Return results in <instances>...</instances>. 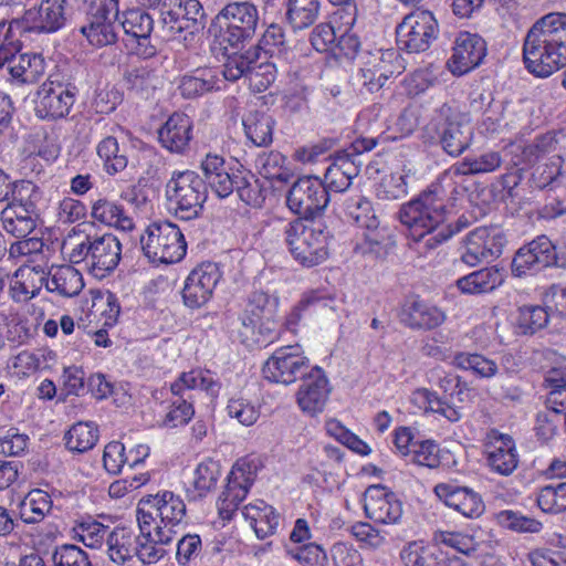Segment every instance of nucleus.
I'll return each instance as SVG.
<instances>
[{"label":"nucleus","instance_id":"nucleus-1","mask_svg":"<svg viewBox=\"0 0 566 566\" xmlns=\"http://www.w3.org/2000/svg\"><path fill=\"white\" fill-rule=\"evenodd\" d=\"M523 62L538 77L566 66V13L551 12L535 21L524 38Z\"/></svg>","mask_w":566,"mask_h":566},{"label":"nucleus","instance_id":"nucleus-2","mask_svg":"<svg viewBox=\"0 0 566 566\" xmlns=\"http://www.w3.org/2000/svg\"><path fill=\"white\" fill-rule=\"evenodd\" d=\"M444 217L446 207L437 189L423 192L418 199L402 206L399 211L400 222L410 230L415 240H422L428 235L424 244L430 249L447 241L469 224L467 218L460 217L454 224L438 230Z\"/></svg>","mask_w":566,"mask_h":566},{"label":"nucleus","instance_id":"nucleus-3","mask_svg":"<svg viewBox=\"0 0 566 566\" xmlns=\"http://www.w3.org/2000/svg\"><path fill=\"white\" fill-rule=\"evenodd\" d=\"M337 210L348 220L365 229L364 243L355 250L361 254H370L376 259L386 260L389 251V226L375 214L370 202L359 192L340 195L335 199Z\"/></svg>","mask_w":566,"mask_h":566},{"label":"nucleus","instance_id":"nucleus-4","mask_svg":"<svg viewBox=\"0 0 566 566\" xmlns=\"http://www.w3.org/2000/svg\"><path fill=\"white\" fill-rule=\"evenodd\" d=\"M280 231L293 258L304 266H315L328 256V232L314 220L280 221Z\"/></svg>","mask_w":566,"mask_h":566},{"label":"nucleus","instance_id":"nucleus-5","mask_svg":"<svg viewBox=\"0 0 566 566\" xmlns=\"http://www.w3.org/2000/svg\"><path fill=\"white\" fill-rule=\"evenodd\" d=\"M69 256L71 263L84 262L96 277H104L117 268L122 258V244L109 232L86 234L84 240L74 244Z\"/></svg>","mask_w":566,"mask_h":566},{"label":"nucleus","instance_id":"nucleus-6","mask_svg":"<svg viewBox=\"0 0 566 566\" xmlns=\"http://www.w3.org/2000/svg\"><path fill=\"white\" fill-rule=\"evenodd\" d=\"M166 197L176 217L186 221L193 220L203 211L208 188L197 172L175 171L166 185Z\"/></svg>","mask_w":566,"mask_h":566},{"label":"nucleus","instance_id":"nucleus-7","mask_svg":"<svg viewBox=\"0 0 566 566\" xmlns=\"http://www.w3.org/2000/svg\"><path fill=\"white\" fill-rule=\"evenodd\" d=\"M144 254L153 263L179 262L187 251V243L180 228L170 221L150 223L140 237Z\"/></svg>","mask_w":566,"mask_h":566},{"label":"nucleus","instance_id":"nucleus-8","mask_svg":"<svg viewBox=\"0 0 566 566\" xmlns=\"http://www.w3.org/2000/svg\"><path fill=\"white\" fill-rule=\"evenodd\" d=\"M430 378L436 380L438 387L443 391L444 397L440 398L437 392L427 388L416 390V395L423 400L426 409L443 416L451 422L459 421L462 417L458 402L463 401V395L468 392L464 381L457 375L447 373L440 368L430 370Z\"/></svg>","mask_w":566,"mask_h":566},{"label":"nucleus","instance_id":"nucleus-9","mask_svg":"<svg viewBox=\"0 0 566 566\" xmlns=\"http://www.w3.org/2000/svg\"><path fill=\"white\" fill-rule=\"evenodd\" d=\"M216 21L220 27L222 42L238 48L254 36L259 12L250 1H233L219 11Z\"/></svg>","mask_w":566,"mask_h":566},{"label":"nucleus","instance_id":"nucleus-10","mask_svg":"<svg viewBox=\"0 0 566 566\" xmlns=\"http://www.w3.org/2000/svg\"><path fill=\"white\" fill-rule=\"evenodd\" d=\"M331 195L321 178L304 176L294 181L287 192V207L303 220H314L325 210Z\"/></svg>","mask_w":566,"mask_h":566},{"label":"nucleus","instance_id":"nucleus-11","mask_svg":"<svg viewBox=\"0 0 566 566\" xmlns=\"http://www.w3.org/2000/svg\"><path fill=\"white\" fill-rule=\"evenodd\" d=\"M33 189L34 186L31 182H27L20 188L15 186L13 198L1 211L3 228L15 238H25L36 228L39 221L36 206L31 196L28 198L23 196Z\"/></svg>","mask_w":566,"mask_h":566},{"label":"nucleus","instance_id":"nucleus-12","mask_svg":"<svg viewBox=\"0 0 566 566\" xmlns=\"http://www.w3.org/2000/svg\"><path fill=\"white\" fill-rule=\"evenodd\" d=\"M258 468L256 461L249 458H241L233 464L226 489L218 500L219 514L223 520H231L245 499L255 480Z\"/></svg>","mask_w":566,"mask_h":566},{"label":"nucleus","instance_id":"nucleus-13","mask_svg":"<svg viewBox=\"0 0 566 566\" xmlns=\"http://www.w3.org/2000/svg\"><path fill=\"white\" fill-rule=\"evenodd\" d=\"M438 23L430 11L407 14L396 28V43L408 53L426 51L436 39Z\"/></svg>","mask_w":566,"mask_h":566},{"label":"nucleus","instance_id":"nucleus-14","mask_svg":"<svg viewBox=\"0 0 566 566\" xmlns=\"http://www.w3.org/2000/svg\"><path fill=\"white\" fill-rule=\"evenodd\" d=\"M308 367L307 357L296 344L277 348L263 364L262 373L271 382L290 385L304 377Z\"/></svg>","mask_w":566,"mask_h":566},{"label":"nucleus","instance_id":"nucleus-15","mask_svg":"<svg viewBox=\"0 0 566 566\" xmlns=\"http://www.w3.org/2000/svg\"><path fill=\"white\" fill-rule=\"evenodd\" d=\"M77 88L72 83L52 80L45 81L36 93L35 114L41 119H59L70 114L75 102Z\"/></svg>","mask_w":566,"mask_h":566},{"label":"nucleus","instance_id":"nucleus-16","mask_svg":"<svg viewBox=\"0 0 566 566\" xmlns=\"http://www.w3.org/2000/svg\"><path fill=\"white\" fill-rule=\"evenodd\" d=\"M161 17L171 33L195 35L203 29L206 13L199 0H164Z\"/></svg>","mask_w":566,"mask_h":566},{"label":"nucleus","instance_id":"nucleus-17","mask_svg":"<svg viewBox=\"0 0 566 566\" xmlns=\"http://www.w3.org/2000/svg\"><path fill=\"white\" fill-rule=\"evenodd\" d=\"M506 243L504 232L497 227H480L465 237V251L461 255L463 263L475 266L489 258H499Z\"/></svg>","mask_w":566,"mask_h":566},{"label":"nucleus","instance_id":"nucleus-18","mask_svg":"<svg viewBox=\"0 0 566 566\" xmlns=\"http://www.w3.org/2000/svg\"><path fill=\"white\" fill-rule=\"evenodd\" d=\"M222 273L213 262H205L195 268L186 279L182 300L189 308H200L212 297Z\"/></svg>","mask_w":566,"mask_h":566},{"label":"nucleus","instance_id":"nucleus-19","mask_svg":"<svg viewBox=\"0 0 566 566\" xmlns=\"http://www.w3.org/2000/svg\"><path fill=\"white\" fill-rule=\"evenodd\" d=\"M397 317L403 326L424 332L441 326L447 318L441 308L415 294L405 297Z\"/></svg>","mask_w":566,"mask_h":566},{"label":"nucleus","instance_id":"nucleus-20","mask_svg":"<svg viewBox=\"0 0 566 566\" xmlns=\"http://www.w3.org/2000/svg\"><path fill=\"white\" fill-rule=\"evenodd\" d=\"M556 261L555 247L546 235H539L530 243L521 247L512 260V273L523 276L536 273L554 264Z\"/></svg>","mask_w":566,"mask_h":566},{"label":"nucleus","instance_id":"nucleus-21","mask_svg":"<svg viewBox=\"0 0 566 566\" xmlns=\"http://www.w3.org/2000/svg\"><path fill=\"white\" fill-rule=\"evenodd\" d=\"M486 51V42L479 34L460 32L447 66L453 75L462 76L483 62Z\"/></svg>","mask_w":566,"mask_h":566},{"label":"nucleus","instance_id":"nucleus-22","mask_svg":"<svg viewBox=\"0 0 566 566\" xmlns=\"http://www.w3.org/2000/svg\"><path fill=\"white\" fill-rule=\"evenodd\" d=\"M69 0H42L38 8H30L23 14L27 30L51 33L61 29L66 21L65 7Z\"/></svg>","mask_w":566,"mask_h":566},{"label":"nucleus","instance_id":"nucleus-23","mask_svg":"<svg viewBox=\"0 0 566 566\" xmlns=\"http://www.w3.org/2000/svg\"><path fill=\"white\" fill-rule=\"evenodd\" d=\"M329 392L328 380L323 370L314 367L297 391V403L304 412L314 416L323 411Z\"/></svg>","mask_w":566,"mask_h":566},{"label":"nucleus","instance_id":"nucleus-24","mask_svg":"<svg viewBox=\"0 0 566 566\" xmlns=\"http://www.w3.org/2000/svg\"><path fill=\"white\" fill-rule=\"evenodd\" d=\"M143 503L149 504L156 516L160 517V523L156 524L155 527H164V530L170 531L174 537V534L177 533L175 528L182 523L186 516L185 502L172 492L165 491L161 494L144 496Z\"/></svg>","mask_w":566,"mask_h":566},{"label":"nucleus","instance_id":"nucleus-25","mask_svg":"<svg viewBox=\"0 0 566 566\" xmlns=\"http://www.w3.org/2000/svg\"><path fill=\"white\" fill-rule=\"evenodd\" d=\"M279 300L263 291H254L249 297L247 313L253 327H259L260 333L266 332L271 337L276 335L275 316L277 312Z\"/></svg>","mask_w":566,"mask_h":566},{"label":"nucleus","instance_id":"nucleus-26","mask_svg":"<svg viewBox=\"0 0 566 566\" xmlns=\"http://www.w3.org/2000/svg\"><path fill=\"white\" fill-rule=\"evenodd\" d=\"M200 169L205 185L219 198H227L233 192V178L235 174H230L226 159L217 153H208L200 163Z\"/></svg>","mask_w":566,"mask_h":566},{"label":"nucleus","instance_id":"nucleus-27","mask_svg":"<svg viewBox=\"0 0 566 566\" xmlns=\"http://www.w3.org/2000/svg\"><path fill=\"white\" fill-rule=\"evenodd\" d=\"M434 493L467 517H478L484 511V503L481 496L469 488H459L447 483L436 485Z\"/></svg>","mask_w":566,"mask_h":566},{"label":"nucleus","instance_id":"nucleus-28","mask_svg":"<svg viewBox=\"0 0 566 566\" xmlns=\"http://www.w3.org/2000/svg\"><path fill=\"white\" fill-rule=\"evenodd\" d=\"M163 147L171 153L184 154L192 139V122L189 116L174 113L158 130Z\"/></svg>","mask_w":566,"mask_h":566},{"label":"nucleus","instance_id":"nucleus-29","mask_svg":"<svg viewBox=\"0 0 566 566\" xmlns=\"http://www.w3.org/2000/svg\"><path fill=\"white\" fill-rule=\"evenodd\" d=\"M46 287V271L41 265L21 266L10 283V295L15 302H25L35 297L42 287Z\"/></svg>","mask_w":566,"mask_h":566},{"label":"nucleus","instance_id":"nucleus-30","mask_svg":"<svg viewBox=\"0 0 566 566\" xmlns=\"http://www.w3.org/2000/svg\"><path fill=\"white\" fill-rule=\"evenodd\" d=\"M488 464L501 475H510L518 464L514 440L509 434H499L488 451Z\"/></svg>","mask_w":566,"mask_h":566},{"label":"nucleus","instance_id":"nucleus-31","mask_svg":"<svg viewBox=\"0 0 566 566\" xmlns=\"http://www.w3.org/2000/svg\"><path fill=\"white\" fill-rule=\"evenodd\" d=\"M473 139V129L468 123L448 119L439 130V144L452 157L468 149Z\"/></svg>","mask_w":566,"mask_h":566},{"label":"nucleus","instance_id":"nucleus-32","mask_svg":"<svg viewBox=\"0 0 566 566\" xmlns=\"http://www.w3.org/2000/svg\"><path fill=\"white\" fill-rule=\"evenodd\" d=\"M242 514L251 521V525L259 538L275 534L280 526L281 516L275 509L262 500L245 505Z\"/></svg>","mask_w":566,"mask_h":566},{"label":"nucleus","instance_id":"nucleus-33","mask_svg":"<svg viewBox=\"0 0 566 566\" xmlns=\"http://www.w3.org/2000/svg\"><path fill=\"white\" fill-rule=\"evenodd\" d=\"M84 287L83 277L80 271L72 265H61L53 272H46V290L56 292L64 297H72Z\"/></svg>","mask_w":566,"mask_h":566},{"label":"nucleus","instance_id":"nucleus-34","mask_svg":"<svg viewBox=\"0 0 566 566\" xmlns=\"http://www.w3.org/2000/svg\"><path fill=\"white\" fill-rule=\"evenodd\" d=\"M380 139L385 140L386 138L360 137L355 139L347 149L337 154L332 165L353 180L358 176L361 167V161L358 159V156L365 151L371 150Z\"/></svg>","mask_w":566,"mask_h":566},{"label":"nucleus","instance_id":"nucleus-35","mask_svg":"<svg viewBox=\"0 0 566 566\" xmlns=\"http://www.w3.org/2000/svg\"><path fill=\"white\" fill-rule=\"evenodd\" d=\"M503 281V272L496 266H490L460 277L457 281V286L463 293L480 294L495 290Z\"/></svg>","mask_w":566,"mask_h":566},{"label":"nucleus","instance_id":"nucleus-36","mask_svg":"<svg viewBox=\"0 0 566 566\" xmlns=\"http://www.w3.org/2000/svg\"><path fill=\"white\" fill-rule=\"evenodd\" d=\"M138 536L127 527H115L107 535V553L112 562L123 565L132 559L137 549Z\"/></svg>","mask_w":566,"mask_h":566},{"label":"nucleus","instance_id":"nucleus-37","mask_svg":"<svg viewBox=\"0 0 566 566\" xmlns=\"http://www.w3.org/2000/svg\"><path fill=\"white\" fill-rule=\"evenodd\" d=\"M274 123L271 115L259 111L249 112L242 119L245 136L258 147L272 143Z\"/></svg>","mask_w":566,"mask_h":566},{"label":"nucleus","instance_id":"nucleus-38","mask_svg":"<svg viewBox=\"0 0 566 566\" xmlns=\"http://www.w3.org/2000/svg\"><path fill=\"white\" fill-rule=\"evenodd\" d=\"M220 476L221 465L218 461L209 458L200 462L193 472V479L191 488L188 489V495L193 500L206 496L216 489Z\"/></svg>","mask_w":566,"mask_h":566},{"label":"nucleus","instance_id":"nucleus-39","mask_svg":"<svg viewBox=\"0 0 566 566\" xmlns=\"http://www.w3.org/2000/svg\"><path fill=\"white\" fill-rule=\"evenodd\" d=\"M10 75L20 83H34L45 71V62L41 54L15 53Z\"/></svg>","mask_w":566,"mask_h":566},{"label":"nucleus","instance_id":"nucleus-40","mask_svg":"<svg viewBox=\"0 0 566 566\" xmlns=\"http://www.w3.org/2000/svg\"><path fill=\"white\" fill-rule=\"evenodd\" d=\"M172 541L171 532L164 530V527H155L154 535L138 536L137 556L144 564H155L161 559L166 551L163 545L169 544Z\"/></svg>","mask_w":566,"mask_h":566},{"label":"nucleus","instance_id":"nucleus-41","mask_svg":"<svg viewBox=\"0 0 566 566\" xmlns=\"http://www.w3.org/2000/svg\"><path fill=\"white\" fill-rule=\"evenodd\" d=\"M52 504L48 492L40 489L32 490L20 503V518L25 524L40 523L51 512Z\"/></svg>","mask_w":566,"mask_h":566},{"label":"nucleus","instance_id":"nucleus-42","mask_svg":"<svg viewBox=\"0 0 566 566\" xmlns=\"http://www.w3.org/2000/svg\"><path fill=\"white\" fill-rule=\"evenodd\" d=\"M96 153L105 171L111 176L123 171L128 165L127 149L125 146L120 147L114 136L104 137L97 144Z\"/></svg>","mask_w":566,"mask_h":566},{"label":"nucleus","instance_id":"nucleus-43","mask_svg":"<svg viewBox=\"0 0 566 566\" xmlns=\"http://www.w3.org/2000/svg\"><path fill=\"white\" fill-rule=\"evenodd\" d=\"M319 0H287L286 21L293 30L311 27L318 18Z\"/></svg>","mask_w":566,"mask_h":566},{"label":"nucleus","instance_id":"nucleus-44","mask_svg":"<svg viewBox=\"0 0 566 566\" xmlns=\"http://www.w3.org/2000/svg\"><path fill=\"white\" fill-rule=\"evenodd\" d=\"M91 214L95 220L107 226L122 230L134 228L133 220L125 214L123 208L106 198H101L93 203Z\"/></svg>","mask_w":566,"mask_h":566},{"label":"nucleus","instance_id":"nucleus-45","mask_svg":"<svg viewBox=\"0 0 566 566\" xmlns=\"http://www.w3.org/2000/svg\"><path fill=\"white\" fill-rule=\"evenodd\" d=\"M502 164L497 151H488L475 157H465L462 161L452 166L455 176L480 175L496 170Z\"/></svg>","mask_w":566,"mask_h":566},{"label":"nucleus","instance_id":"nucleus-46","mask_svg":"<svg viewBox=\"0 0 566 566\" xmlns=\"http://www.w3.org/2000/svg\"><path fill=\"white\" fill-rule=\"evenodd\" d=\"M80 31L97 48L112 45L117 41V24L101 20L98 17H91L88 23L82 25Z\"/></svg>","mask_w":566,"mask_h":566},{"label":"nucleus","instance_id":"nucleus-47","mask_svg":"<svg viewBox=\"0 0 566 566\" xmlns=\"http://www.w3.org/2000/svg\"><path fill=\"white\" fill-rule=\"evenodd\" d=\"M119 24L126 34L148 40L154 29V19L139 7L124 11Z\"/></svg>","mask_w":566,"mask_h":566},{"label":"nucleus","instance_id":"nucleus-48","mask_svg":"<svg viewBox=\"0 0 566 566\" xmlns=\"http://www.w3.org/2000/svg\"><path fill=\"white\" fill-rule=\"evenodd\" d=\"M69 450L83 453L91 450L98 440V429L93 422H77L65 433Z\"/></svg>","mask_w":566,"mask_h":566},{"label":"nucleus","instance_id":"nucleus-49","mask_svg":"<svg viewBox=\"0 0 566 566\" xmlns=\"http://www.w3.org/2000/svg\"><path fill=\"white\" fill-rule=\"evenodd\" d=\"M285 160V156L279 151L264 153L258 157L256 167L263 178L286 184L290 181L292 175L290 170L284 167Z\"/></svg>","mask_w":566,"mask_h":566},{"label":"nucleus","instance_id":"nucleus-50","mask_svg":"<svg viewBox=\"0 0 566 566\" xmlns=\"http://www.w3.org/2000/svg\"><path fill=\"white\" fill-rule=\"evenodd\" d=\"M453 364L461 369L471 370L481 378H490L499 371L497 364L478 353H457Z\"/></svg>","mask_w":566,"mask_h":566},{"label":"nucleus","instance_id":"nucleus-51","mask_svg":"<svg viewBox=\"0 0 566 566\" xmlns=\"http://www.w3.org/2000/svg\"><path fill=\"white\" fill-rule=\"evenodd\" d=\"M536 502L545 513L557 514L566 511V482L552 483L541 488Z\"/></svg>","mask_w":566,"mask_h":566},{"label":"nucleus","instance_id":"nucleus-52","mask_svg":"<svg viewBox=\"0 0 566 566\" xmlns=\"http://www.w3.org/2000/svg\"><path fill=\"white\" fill-rule=\"evenodd\" d=\"M497 523L506 530L516 533H539L543 528L542 522L534 517L526 516L521 512L504 510L496 514Z\"/></svg>","mask_w":566,"mask_h":566},{"label":"nucleus","instance_id":"nucleus-53","mask_svg":"<svg viewBox=\"0 0 566 566\" xmlns=\"http://www.w3.org/2000/svg\"><path fill=\"white\" fill-rule=\"evenodd\" d=\"M549 319L547 311L539 305H525L520 307L517 326L522 334L533 335L544 328Z\"/></svg>","mask_w":566,"mask_h":566},{"label":"nucleus","instance_id":"nucleus-54","mask_svg":"<svg viewBox=\"0 0 566 566\" xmlns=\"http://www.w3.org/2000/svg\"><path fill=\"white\" fill-rule=\"evenodd\" d=\"M217 87V81L211 71H203L200 75H187L179 84L180 93L186 98H195L209 93Z\"/></svg>","mask_w":566,"mask_h":566},{"label":"nucleus","instance_id":"nucleus-55","mask_svg":"<svg viewBox=\"0 0 566 566\" xmlns=\"http://www.w3.org/2000/svg\"><path fill=\"white\" fill-rule=\"evenodd\" d=\"M258 54L254 51H247L241 54H233L223 64L222 74L226 80L234 82L241 77H249Z\"/></svg>","mask_w":566,"mask_h":566},{"label":"nucleus","instance_id":"nucleus-56","mask_svg":"<svg viewBox=\"0 0 566 566\" xmlns=\"http://www.w3.org/2000/svg\"><path fill=\"white\" fill-rule=\"evenodd\" d=\"M189 399L190 396L185 397V395H174V399L170 403V410L164 419L165 426L176 428L178 426L187 424L191 420L195 409Z\"/></svg>","mask_w":566,"mask_h":566},{"label":"nucleus","instance_id":"nucleus-57","mask_svg":"<svg viewBox=\"0 0 566 566\" xmlns=\"http://www.w3.org/2000/svg\"><path fill=\"white\" fill-rule=\"evenodd\" d=\"M125 80L130 90L146 94L147 96L149 93L154 92L158 85V78L154 70L146 65L129 70L125 75Z\"/></svg>","mask_w":566,"mask_h":566},{"label":"nucleus","instance_id":"nucleus-58","mask_svg":"<svg viewBox=\"0 0 566 566\" xmlns=\"http://www.w3.org/2000/svg\"><path fill=\"white\" fill-rule=\"evenodd\" d=\"M75 532L78 541L86 547L98 548L111 531L97 521H83L75 527Z\"/></svg>","mask_w":566,"mask_h":566},{"label":"nucleus","instance_id":"nucleus-59","mask_svg":"<svg viewBox=\"0 0 566 566\" xmlns=\"http://www.w3.org/2000/svg\"><path fill=\"white\" fill-rule=\"evenodd\" d=\"M378 486H368L364 493V510L366 515L375 523L387 524L389 520V496L373 497V493L379 492Z\"/></svg>","mask_w":566,"mask_h":566},{"label":"nucleus","instance_id":"nucleus-60","mask_svg":"<svg viewBox=\"0 0 566 566\" xmlns=\"http://www.w3.org/2000/svg\"><path fill=\"white\" fill-rule=\"evenodd\" d=\"M54 566H92L85 551L73 544L57 546L52 555Z\"/></svg>","mask_w":566,"mask_h":566},{"label":"nucleus","instance_id":"nucleus-61","mask_svg":"<svg viewBox=\"0 0 566 566\" xmlns=\"http://www.w3.org/2000/svg\"><path fill=\"white\" fill-rule=\"evenodd\" d=\"M233 190H237L239 198L248 206L258 207L263 202L261 187L252 175L249 178L235 175Z\"/></svg>","mask_w":566,"mask_h":566},{"label":"nucleus","instance_id":"nucleus-62","mask_svg":"<svg viewBox=\"0 0 566 566\" xmlns=\"http://www.w3.org/2000/svg\"><path fill=\"white\" fill-rule=\"evenodd\" d=\"M410 461L412 463L436 469L440 465V448L433 440H419L412 449Z\"/></svg>","mask_w":566,"mask_h":566},{"label":"nucleus","instance_id":"nucleus-63","mask_svg":"<svg viewBox=\"0 0 566 566\" xmlns=\"http://www.w3.org/2000/svg\"><path fill=\"white\" fill-rule=\"evenodd\" d=\"M563 159L560 156H553L544 165L538 166L532 174V182L538 189H545L562 172Z\"/></svg>","mask_w":566,"mask_h":566},{"label":"nucleus","instance_id":"nucleus-64","mask_svg":"<svg viewBox=\"0 0 566 566\" xmlns=\"http://www.w3.org/2000/svg\"><path fill=\"white\" fill-rule=\"evenodd\" d=\"M202 549V542L197 534L184 535L177 544L176 559L180 566H188Z\"/></svg>","mask_w":566,"mask_h":566}]
</instances>
